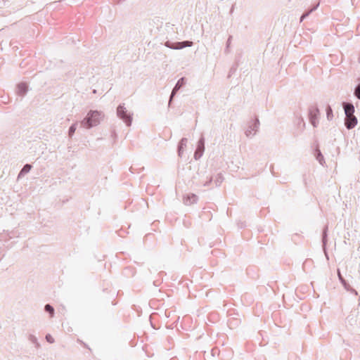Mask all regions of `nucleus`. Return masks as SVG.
<instances>
[{"label": "nucleus", "mask_w": 360, "mask_h": 360, "mask_svg": "<svg viewBox=\"0 0 360 360\" xmlns=\"http://www.w3.org/2000/svg\"><path fill=\"white\" fill-rule=\"evenodd\" d=\"M103 117V112L98 110H90L81 121V126L85 129H91L98 125Z\"/></svg>", "instance_id": "1"}, {"label": "nucleus", "mask_w": 360, "mask_h": 360, "mask_svg": "<svg viewBox=\"0 0 360 360\" xmlns=\"http://www.w3.org/2000/svg\"><path fill=\"white\" fill-rule=\"evenodd\" d=\"M117 116L122 120L127 127L131 125L133 113L127 110L124 103L120 104L117 106Z\"/></svg>", "instance_id": "2"}, {"label": "nucleus", "mask_w": 360, "mask_h": 360, "mask_svg": "<svg viewBox=\"0 0 360 360\" xmlns=\"http://www.w3.org/2000/svg\"><path fill=\"white\" fill-rule=\"evenodd\" d=\"M259 127V121L257 118L252 120L245 130V136L248 138H252L257 132Z\"/></svg>", "instance_id": "3"}, {"label": "nucleus", "mask_w": 360, "mask_h": 360, "mask_svg": "<svg viewBox=\"0 0 360 360\" xmlns=\"http://www.w3.org/2000/svg\"><path fill=\"white\" fill-rule=\"evenodd\" d=\"M165 45L172 49L180 50L185 47H191L193 45V41H184L180 42H172L170 41H167Z\"/></svg>", "instance_id": "4"}, {"label": "nucleus", "mask_w": 360, "mask_h": 360, "mask_svg": "<svg viewBox=\"0 0 360 360\" xmlns=\"http://www.w3.org/2000/svg\"><path fill=\"white\" fill-rule=\"evenodd\" d=\"M319 115V110L317 107H312L309 109V121L314 127H317Z\"/></svg>", "instance_id": "5"}, {"label": "nucleus", "mask_w": 360, "mask_h": 360, "mask_svg": "<svg viewBox=\"0 0 360 360\" xmlns=\"http://www.w3.org/2000/svg\"><path fill=\"white\" fill-rule=\"evenodd\" d=\"M205 151V138L201 136L198 141L193 158H201Z\"/></svg>", "instance_id": "6"}, {"label": "nucleus", "mask_w": 360, "mask_h": 360, "mask_svg": "<svg viewBox=\"0 0 360 360\" xmlns=\"http://www.w3.org/2000/svg\"><path fill=\"white\" fill-rule=\"evenodd\" d=\"M357 124V118L354 115L345 116V125L347 129H352Z\"/></svg>", "instance_id": "7"}, {"label": "nucleus", "mask_w": 360, "mask_h": 360, "mask_svg": "<svg viewBox=\"0 0 360 360\" xmlns=\"http://www.w3.org/2000/svg\"><path fill=\"white\" fill-rule=\"evenodd\" d=\"M184 84H185V79L184 77H181V79H179L177 81L176 84H175L174 87L173 88V89L172 91V93H171V95L169 97V105L171 103L174 96L176 95L177 91L181 88V86Z\"/></svg>", "instance_id": "8"}, {"label": "nucleus", "mask_w": 360, "mask_h": 360, "mask_svg": "<svg viewBox=\"0 0 360 360\" xmlns=\"http://www.w3.org/2000/svg\"><path fill=\"white\" fill-rule=\"evenodd\" d=\"M343 109L345 111V116L354 115L355 109L354 106L352 103H343Z\"/></svg>", "instance_id": "9"}, {"label": "nucleus", "mask_w": 360, "mask_h": 360, "mask_svg": "<svg viewBox=\"0 0 360 360\" xmlns=\"http://www.w3.org/2000/svg\"><path fill=\"white\" fill-rule=\"evenodd\" d=\"M188 143V139L186 138H182L178 145L177 152L178 155L181 157L184 155V150Z\"/></svg>", "instance_id": "10"}, {"label": "nucleus", "mask_w": 360, "mask_h": 360, "mask_svg": "<svg viewBox=\"0 0 360 360\" xmlns=\"http://www.w3.org/2000/svg\"><path fill=\"white\" fill-rule=\"evenodd\" d=\"M27 91V86L25 83H20L17 86V94L20 96H25Z\"/></svg>", "instance_id": "11"}, {"label": "nucleus", "mask_w": 360, "mask_h": 360, "mask_svg": "<svg viewBox=\"0 0 360 360\" xmlns=\"http://www.w3.org/2000/svg\"><path fill=\"white\" fill-rule=\"evenodd\" d=\"M77 123L75 122L74 124H72L70 128H69V130H68V134H69V136L71 137L74 133L75 132L76 129H77Z\"/></svg>", "instance_id": "12"}, {"label": "nucleus", "mask_w": 360, "mask_h": 360, "mask_svg": "<svg viewBox=\"0 0 360 360\" xmlns=\"http://www.w3.org/2000/svg\"><path fill=\"white\" fill-rule=\"evenodd\" d=\"M354 95L356 98L360 100V83L356 86L354 91Z\"/></svg>", "instance_id": "13"}, {"label": "nucleus", "mask_w": 360, "mask_h": 360, "mask_svg": "<svg viewBox=\"0 0 360 360\" xmlns=\"http://www.w3.org/2000/svg\"><path fill=\"white\" fill-rule=\"evenodd\" d=\"M326 115H327V118L328 120H330V117H333V110H332L330 106H329V105L326 108Z\"/></svg>", "instance_id": "14"}, {"label": "nucleus", "mask_w": 360, "mask_h": 360, "mask_svg": "<svg viewBox=\"0 0 360 360\" xmlns=\"http://www.w3.org/2000/svg\"><path fill=\"white\" fill-rule=\"evenodd\" d=\"M30 169H31V166L30 165H26L25 166H24L22 169L21 170L20 175H22L24 173L28 172L30 170Z\"/></svg>", "instance_id": "15"}, {"label": "nucleus", "mask_w": 360, "mask_h": 360, "mask_svg": "<svg viewBox=\"0 0 360 360\" xmlns=\"http://www.w3.org/2000/svg\"><path fill=\"white\" fill-rule=\"evenodd\" d=\"M45 309H46V311H49L51 314V316H53V312H54V309H53V308L51 305L46 304L45 306Z\"/></svg>", "instance_id": "16"}, {"label": "nucleus", "mask_w": 360, "mask_h": 360, "mask_svg": "<svg viewBox=\"0 0 360 360\" xmlns=\"http://www.w3.org/2000/svg\"><path fill=\"white\" fill-rule=\"evenodd\" d=\"M231 39H232V36H229V37L228 38V40L226 41V49H225V52H226V53L229 52V49L230 44L231 43Z\"/></svg>", "instance_id": "17"}, {"label": "nucleus", "mask_w": 360, "mask_h": 360, "mask_svg": "<svg viewBox=\"0 0 360 360\" xmlns=\"http://www.w3.org/2000/svg\"><path fill=\"white\" fill-rule=\"evenodd\" d=\"M311 13V11H307V12L304 13L302 15V16H301V18H300V22H302L305 18H307L310 15V13Z\"/></svg>", "instance_id": "18"}, {"label": "nucleus", "mask_w": 360, "mask_h": 360, "mask_svg": "<svg viewBox=\"0 0 360 360\" xmlns=\"http://www.w3.org/2000/svg\"><path fill=\"white\" fill-rule=\"evenodd\" d=\"M46 339L50 343H53L54 342L53 338L49 334L46 336Z\"/></svg>", "instance_id": "19"}, {"label": "nucleus", "mask_w": 360, "mask_h": 360, "mask_svg": "<svg viewBox=\"0 0 360 360\" xmlns=\"http://www.w3.org/2000/svg\"><path fill=\"white\" fill-rule=\"evenodd\" d=\"M319 4L318 3L316 5H315V6H314L312 8H311L309 11H311V13H312L313 11H314L315 10H316V9H317V8L319 7Z\"/></svg>", "instance_id": "20"}, {"label": "nucleus", "mask_w": 360, "mask_h": 360, "mask_svg": "<svg viewBox=\"0 0 360 360\" xmlns=\"http://www.w3.org/2000/svg\"><path fill=\"white\" fill-rule=\"evenodd\" d=\"M316 158H323L320 150L317 152Z\"/></svg>", "instance_id": "21"}, {"label": "nucleus", "mask_w": 360, "mask_h": 360, "mask_svg": "<svg viewBox=\"0 0 360 360\" xmlns=\"http://www.w3.org/2000/svg\"><path fill=\"white\" fill-rule=\"evenodd\" d=\"M301 122H303V125L304 126L305 125V123L304 122L303 120H301Z\"/></svg>", "instance_id": "22"}, {"label": "nucleus", "mask_w": 360, "mask_h": 360, "mask_svg": "<svg viewBox=\"0 0 360 360\" xmlns=\"http://www.w3.org/2000/svg\"><path fill=\"white\" fill-rule=\"evenodd\" d=\"M359 60L360 61V56H359Z\"/></svg>", "instance_id": "23"}]
</instances>
